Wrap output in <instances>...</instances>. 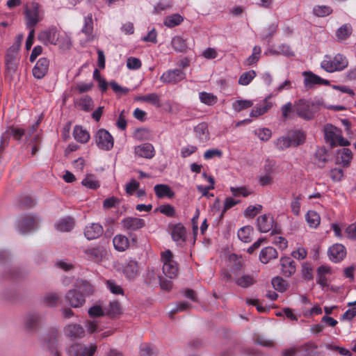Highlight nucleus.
Listing matches in <instances>:
<instances>
[{"label": "nucleus", "mask_w": 356, "mask_h": 356, "mask_svg": "<svg viewBox=\"0 0 356 356\" xmlns=\"http://www.w3.org/2000/svg\"><path fill=\"white\" fill-rule=\"evenodd\" d=\"M122 228L126 231L134 232L145 226V221L139 218L127 217L121 220Z\"/></svg>", "instance_id": "obj_13"}, {"label": "nucleus", "mask_w": 356, "mask_h": 356, "mask_svg": "<svg viewBox=\"0 0 356 356\" xmlns=\"http://www.w3.org/2000/svg\"><path fill=\"white\" fill-rule=\"evenodd\" d=\"M280 265L282 273L285 277H291L296 273V267L295 261L290 257H281Z\"/></svg>", "instance_id": "obj_20"}, {"label": "nucleus", "mask_w": 356, "mask_h": 356, "mask_svg": "<svg viewBox=\"0 0 356 356\" xmlns=\"http://www.w3.org/2000/svg\"><path fill=\"white\" fill-rule=\"evenodd\" d=\"M171 44L174 49L177 51L185 52L187 49V45L185 40L179 36L173 38Z\"/></svg>", "instance_id": "obj_41"}, {"label": "nucleus", "mask_w": 356, "mask_h": 356, "mask_svg": "<svg viewBox=\"0 0 356 356\" xmlns=\"http://www.w3.org/2000/svg\"><path fill=\"white\" fill-rule=\"evenodd\" d=\"M60 299V296L56 293H50L44 296V302L50 307H55Z\"/></svg>", "instance_id": "obj_54"}, {"label": "nucleus", "mask_w": 356, "mask_h": 356, "mask_svg": "<svg viewBox=\"0 0 356 356\" xmlns=\"http://www.w3.org/2000/svg\"><path fill=\"white\" fill-rule=\"evenodd\" d=\"M273 222V218L270 214L260 216L257 220L258 229L261 232L266 233L272 229Z\"/></svg>", "instance_id": "obj_21"}, {"label": "nucleus", "mask_w": 356, "mask_h": 356, "mask_svg": "<svg viewBox=\"0 0 356 356\" xmlns=\"http://www.w3.org/2000/svg\"><path fill=\"white\" fill-rule=\"evenodd\" d=\"M141 61L136 57H129L127 60V67L130 70H138L141 67Z\"/></svg>", "instance_id": "obj_64"}, {"label": "nucleus", "mask_w": 356, "mask_h": 356, "mask_svg": "<svg viewBox=\"0 0 356 356\" xmlns=\"http://www.w3.org/2000/svg\"><path fill=\"white\" fill-rule=\"evenodd\" d=\"M149 131L145 128H139L135 131L134 136L139 140H148L149 138Z\"/></svg>", "instance_id": "obj_60"}, {"label": "nucleus", "mask_w": 356, "mask_h": 356, "mask_svg": "<svg viewBox=\"0 0 356 356\" xmlns=\"http://www.w3.org/2000/svg\"><path fill=\"white\" fill-rule=\"evenodd\" d=\"M332 60L337 71L343 70L348 64L346 58L340 54H337Z\"/></svg>", "instance_id": "obj_42"}, {"label": "nucleus", "mask_w": 356, "mask_h": 356, "mask_svg": "<svg viewBox=\"0 0 356 356\" xmlns=\"http://www.w3.org/2000/svg\"><path fill=\"white\" fill-rule=\"evenodd\" d=\"M184 20V17L179 14H173L167 16L164 20V25L169 28L175 27L180 24Z\"/></svg>", "instance_id": "obj_39"}, {"label": "nucleus", "mask_w": 356, "mask_h": 356, "mask_svg": "<svg viewBox=\"0 0 356 356\" xmlns=\"http://www.w3.org/2000/svg\"><path fill=\"white\" fill-rule=\"evenodd\" d=\"M37 226L38 220L36 217L29 215L22 218L18 221L17 229L22 234H26L36 229Z\"/></svg>", "instance_id": "obj_11"}, {"label": "nucleus", "mask_w": 356, "mask_h": 356, "mask_svg": "<svg viewBox=\"0 0 356 356\" xmlns=\"http://www.w3.org/2000/svg\"><path fill=\"white\" fill-rule=\"evenodd\" d=\"M157 210L168 217H174L176 214L174 207L168 204L160 206Z\"/></svg>", "instance_id": "obj_58"}, {"label": "nucleus", "mask_w": 356, "mask_h": 356, "mask_svg": "<svg viewBox=\"0 0 356 356\" xmlns=\"http://www.w3.org/2000/svg\"><path fill=\"white\" fill-rule=\"evenodd\" d=\"M154 190L159 198H163L165 197L172 198L175 197L174 191L167 184H156L154 186Z\"/></svg>", "instance_id": "obj_28"}, {"label": "nucleus", "mask_w": 356, "mask_h": 356, "mask_svg": "<svg viewBox=\"0 0 356 356\" xmlns=\"http://www.w3.org/2000/svg\"><path fill=\"white\" fill-rule=\"evenodd\" d=\"M253 105L251 100L239 99L232 104L233 109L236 112H240L242 110L250 108Z\"/></svg>", "instance_id": "obj_44"}, {"label": "nucleus", "mask_w": 356, "mask_h": 356, "mask_svg": "<svg viewBox=\"0 0 356 356\" xmlns=\"http://www.w3.org/2000/svg\"><path fill=\"white\" fill-rule=\"evenodd\" d=\"M186 74L183 70L175 69L165 72L160 77V80L164 83L174 85L184 80Z\"/></svg>", "instance_id": "obj_8"}, {"label": "nucleus", "mask_w": 356, "mask_h": 356, "mask_svg": "<svg viewBox=\"0 0 356 356\" xmlns=\"http://www.w3.org/2000/svg\"><path fill=\"white\" fill-rule=\"evenodd\" d=\"M136 156H154V148L150 143H144L135 147Z\"/></svg>", "instance_id": "obj_35"}, {"label": "nucleus", "mask_w": 356, "mask_h": 356, "mask_svg": "<svg viewBox=\"0 0 356 356\" xmlns=\"http://www.w3.org/2000/svg\"><path fill=\"white\" fill-rule=\"evenodd\" d=\"M38 38L44 44H56L59 38L58 31L56 27L51 26L48 29L41 31L38 34Z\"/></svg>", "instance_id": "obj_9"}, {"label": "nucleus", "mask_w": 356, "mask_h": 356, "mask_svg": "<svg viewBox=\"0 0 356 356\" xmlns=\"http://www.w3.org/2000/svg\"><path fill=\"white\" fill-rule=\"evenodd\" d=\"M277 257V250L271 246L263 248L259 254V259L263 264H268L271 259H275Z\"/></svg>", "instance_id": "obj_26"}, {"label": "nucleus", "mask_w": 356, "mask_h": 356, "mask_svg": "<svg viewBox=\"0 0 356 356\" xmlns=\"http://www.w3.org/2000/svg\"><path fill=\"white\" fill-rule=\"evenodd\" d=\"M256 76V72L254 70H250L243 73L238 79V83L242 86L248 85L251 81Z\"/></svg>", "instance_id": "obj_46"}, {"label": "nucleus", "mask_w": 356, "mask_h": 356, "mask_svg": "<svg viewBox=\"0 0 356 356\" xmlns=\"http://www.w3.org/2000/svg\"><path fill=\"white\" fill-rule=\"evenodd\" d=\"M97 348V345L95 343L88 345L74 343L70 346L69 353L72 356H92Z\"/></svg>", "instance_id": "obj_6"}, {"label": "nucleus", "mask_w": 356, "mask_h": 356, "mask_svg": "<svg viewBox=\"0 0 356 356\" xmlns=\"http://www.w3.org/2000/svg\"><path fill=\"white\" fill-rule=\"evenodd\" d=\"M40 147V138L38 135H35L34 138L28 144L27 148L31 150V154H35Z\"/></svg>", "instance_id": "obj_51"}, {"label": "nucleus", "mask_w": 356, "mask_h": 356, "mask_svg": "<svg viewBox=\"0 0 356 356\" xmlns=\"http://www.w3.org/2000/svg\"><path fill=\"white\" fill-rule=\"evenodd\" d=\"M44 316L35 312H31L26 314L24 318V325L29 330L38 328L42 323Z\"/></svg>", "instance_id": "obj_15"}, {"label": "nucleus", "mask_w": 356, "mask_h": 356, "mask_svg": "<svg viewBox=\"0 0 356 356\" xmlns=\"http://www.w3.org/2000/svg\"><path fill=\"white\" fill-rule=\"evenodd\" d=\"M65 335L71 339H76L84 337L85 330L84 327L79 324L70 323L64 327Z\"/></svg>", "instance_id": "obj_16"}, {"label": "nucleus", "mask_w": 356, "mask_h": 356, "mask_svg": "<svg viewBox=\"0 0 356 356\" xmlns=\"http://www.w3.org/2000/svg\"><path fill=\"white\" fill-rule=\"evenodd\" d=\"M49 60L47 58H40L33 68V75L38 79H42L48 72Z\"/></svg>", "instance_id": "obj_17"}, {"label": "nucleus", "mask_w": 356, "mask_h": 356, "mask_svg": "<svg viewBox=\"0 0 356 356\" xmlns=\"http://www.w3.org/2000/svg\"><path fill=\"white\" fill-rule=\"evenodd\" d=\"M24 14L26 27L33 29L39 22L38 4L33 3L32 10L26 7Z\"/></svg>", "instance_id": "obj_14"}, {"label": "nucleus", "mask_w": 356, "mask_h": 356, "mask_svg": "<svg viewBox=\"0 0 356 356\" xmlns=\"http://www.w3.org/2000/svg\"><path fill=\"white\" fill-rule=\"evenodd\" d=\"M171 236L174 241L181 244L186 241V230L181 223H177L170 227Z\"/></svg>", "instance_id": "obj_19"}, {"label": "nucleus", "mask_w": 356, "mask_h": 356, "mask_svg": "<svg viewBox=\"0 0 356 356\" xmlns=\"http://www.w3.org/2000/svg\"><path fill=\"white\" fill-rule=\"evenodd\" d=\"M236 283L241 287L246 288L252 285L254 283V280L253 277L246 275L238 277Z\"/></svg>", "instance_id": "obj_49"}, {"label": "nucleus", "mask_w": 356, "mask_h": 356, "mask_svg": "<svg viewBox=\"0 0 356 356\" xmlns=\"http://www.w3.org/2000/svg\"><path fill=\"white\" fill-rule=\"evenodd\" d=\"M302 76H305V87L308 89L312 88L315 85L329 86L330 84V82L328 80L322 79L311 71L303 72Z\"/></svg>", "instance_id": "obj_10"}, {"label": "nucleus", "mask_w": 356, "mask_h": 356, "mask_svg": "<svg viewBox=\"0 0 356 356\" xmlns=\"http://www.w3.org/2000/svg\"><path fill=\"white\" fill-rule=\"evenodd\" d=\"M81 32L86 35V41L90 42L95 39L93 32V21L92 14H89L84 19V25L81 29Z\"/></svg>", "instance_id": "obj_25"}, {"label": "nucleus", "mask_w": 356, "mask_h": 356, "mask_svg": "<svg viewBox=\"0 0 356 356\" xmlns=\"http://www.w3.org/2000/svg\"><path fill=\"white\" fill-rule=\"evenodd\" d=\"M262 206L261 204L250 205L244 211V216L248 218H254L261 211Z\"/></svg>", "instance_id": "obj_50"}, {"label": "nucleus", "mask_w": 356, "mask_h": 356, "mask_svg": "<svg viewBox=\"0 0 356 356\" xmlns=\"http://www.w3.org/2000/svg\"><path fill=\"white\" fill-rule=\"evenodd\" d=\"M74 221L71 218L60 220L55 224L56 229L60 232H70L74 227Z\"/></svg>", "instance_id": "obj_37"}, {"label": "nucleus", "mask_w": 356, "mask_h": 356, "mask_svg": "<svg viewBox=\"0 0 356 356\" xmlns=\"http://www.w3.org/2000/svg\"><path fill=\"white\" fill-rule=\"evenodd\" d=\"M271 103H268L261 107H257L252 109L250 113V117H258L266 113L271 107Z\"/></svg>", "instance_id": "obj_59"}, {"label": "nucleus", "mask_w": 356, "mask_h": 356, "mask_svg": "<svg viewBox=\"0 0 356 356\" xmlns=\"http://www.w3.org/2000/svg\"><path fill=\"white\" fill-rule=\"evenodd\" d=\"M103 233V227L99 223H92L86 226L84 231L85 236L88 240H93L99 237Z\"/></svg>", "instance_id": "obj_23"}, {"label": "nucleus", "mask_w": 356, "mask_h": 356, "mask_svg": "<svg viewBox=\"0 0 356 356\" xmlns=\"http://www.w3.org/2000/svg\"><path fill=\"white\" fill-rule=\"evenodd\" d=\"M73 136L76 141L81 143H86L90 139L88 131L81 125H76L74 127Z\"/></svg>", "instance_id": "obj_29"}, {"label": "nucleus", "mask_w": 356, "mask_h": 356, "mask_svg": "<svg viewBox=\"0 0 356 356\" xmlns=\"http://www.w3.org/2000/svg\"><path fill=\"white\" fill-rule=\"evenodd\" d=\"M194 131L201 140H207L209 138V131L206 123H200L194 128Z\"/></svg>", "instance_id": "obj_40"}, {"label": "nucleus", "mask_w": 356, "mask_h": 356, "mask_svg": "<svg viewBox=\"0 0 356 356\" xmlns=\"http://www.w3.org/2000/svg\"><path fill=\"white\" fill-rule=\"evenodd\" d=\"M84 253L88 259L95 261H101L104 256L103 250L99 248H88L84 251Z\"/></svg>", "instance_id": "obj_33"}, {"label": "nucleus", "mask_w": 356, "mask_h": 356, "mask_svg": "<svg viewBox=\"0 0 356 356\" xmlns=\"http://www.w3.org/2000/svg\"><path fill=\"white\" fill-rule=\"evenodd\" d=\"M161 261L164 275L170 279L176 277L178 274V267L170 250H167L161 252Z\"/></svg>", "instance_id": "obj_1"}, {"label": "nucleus", "mask_w": 356, "mask_h": 356, "mask_svg": "<svg viewBox=\"0 0 356 356\" xmlns=\"http://www.w3.org/2000/svg\"><path fill=\"white\" fill-rule=\"evenodd\" d=\"M230 191L234 197L242 195L243 197H247L250 192L246 187H231Z\"/></svg>", "instance_id": "obj_62"}, {"label": "nucleus", "mask_w": 356, "mask_h": 356, "mask_svg": "<svg viewBox=\"0 0 356 356\" xmlns=\"http://www.w3.org/2000/svg\"><path fill=\"white\" fill-rule=\"evenodd\" d=\"M106 315L115 316L120 313V305L118 301L113 300L109 302L108 306H105Z\"/></svg>", "instance_id": "obj_45"}, {"label": "nucleus", "mask_w": 356, "mask_h": 356, "mask_svg": "<svg viewBox=\"0 0 356 356\" xmlns=\"http://www.w3.org/2000/svg\"><path fill=\"white\" fill-rule=\"evenodd\" d=\"M253 234V228L250 225L244 226L238 231V238L244 242L249 243L252 240V235Z\"/></svg>", "instance_id": "obj_36"}, {"label": "nucleus", "mask_w": 356, "mask_h": 356, "mask_svg": "<svg viewBox=\"0 0 356 356\" xmlns=\"http://www.w3.org/2000/svg\"><path fill=\"white\" fill-rule=\"evenodd\" d=\"M332 12V9L327 6H316L313 9V13L315 15L319 17H324Z\"/></svg>", "instance_id": "obj_47"}, {"label": "nucleus", "mask_w": 356, "mask_h": 356, "mask_svg": "<svg viewBox=\"0 0 356 356\" xmlns=\"http://www.w3.org/2000/svg\"><path fill=\"white\" fill-rule=\"evenodd\" d=\"M353 29L350 24H346L340 26L336 31V37L338 41L347 40L352 34Z\"/></svg>", "instance_id": "obj_32"}, {"label": "nucleus", "mask_w": 356, "mask_h": 356, "mask_svg": "<svg viewBox=\"0 0 356 356\" xmlns=\"http://www.w3.org/2000/svg\"><path fill=\"white\" fill-rule=\"evenodd\" d=\"M200 99L203 104L209 106L214 105L218 101V98L216 95L207 92H200Z\"/></svg>", "instance_id": "obj_43"}, {"label": "nucleus", "mask_w": 356, "mask_h": 356, "mask_svg": "<svg viewBox=\"0 0 356 356\" xmlns=\"http://www.w3.org/2000/svg\"><path fill=\"white\" fill-rule=\"evenodd\" d=\"M293 111L301 118L310 120L314 118L315 111L311 108V104L305 99H299L293 106Z\"/></svg>", "instance_id": "obj_5"}, {"label": "nucleus", "mask_w": 356, "mask_h": 356, "mask_svg": "<svg viewBox=\"0 0 356 356\" xmlns=\"http://www.w3.org/2000/svg\"><path fill=\"white\" fill-rule=\"evenodd\" d=\"M275 146L278 149H284L291 147V140L288 136H282L275 142Z\"/></svg>", "instance_id": "obj_53"}, {"label": "nucleus", "mask_w": 356, "mask_h": 356, "mask_svg": "<svg viewBox=\"0 0 356 356\" xmlns=\"http://www.w3.org/2000/svg\"><path fill=\"white\" fill-rule=\"evenodd\" d=\"M65 299L74 308L81 307L86 303V298L76 289L69 290Z\"/></svg>", "instance_id": "obj_12"}, {"label": "nucleus", "mask_w": 356, "mask_h": 356, "mask_svg": "<svg viewBox=\"0 0 356 356\" xmlns=\"http://www.w3.org/2000/svg\"><path fill=\"white\" fill-rule=\"evenodd\" d=\"M334 162L339 167L334 168L330 170V177L334 181H339L343 177V171L341 168L349 166L352 157H334Z\"/></svg>", "instance_id": "obj_7"}, {"label": "nucleus", "mask_w": 356, "mask_h": 356, "mask_svg": "<svg viewBox=\"0 0 356 356\" xmlns=\"http://www.w3.org/2000/svg\"><path fill=\"white\" fill-rule=\"evenodd\" d=\"M79 105L82 110L85 111H90L93 107L92 99L88 95L84 96L80 99Z\"/></svg>", "instance_id": "obj_56"}, {"label": "nucleus", "mask_w": 356, "mask_h": 356, "mask_svg": "<svg viewBox=\"0 0 356 356\" xmlns=\"http://www.w3.org/2000/svg\"><path fill=\"white\" fill-rule=\"evenodd\" d=\"M16 140H21L22 137L25 136V131L21 128L14 127L10 126L7 128L6 131L2 134L0 140V154L2 152V149L8 145L9 138L10 136Z\"/></svg>", "instance_id": "obj_3"}, {"label": "nucleus", "mask_w": 356, "mask_h": 356, "mask_svg": "<svg viewBox=\"0 0 356 356\" xmlns=\"http://www.w3.org/2000/svg\"><path fill=\"white\" fill-rule=\"evenodd\" d=\"M341 132L336 127L332 124H327L324 128L325 140L329 142L332 146L336 145V138L339 134Z\"/></svg>", "instance_id": "obj_27"}, {"label": "nucleus", "mask_w": 356, "mask_h": 356, "mask_svg": "<svg viewBox=\"0 0 356 356\" xmlns=\"http://www.w3.org/2000/svg\"><path fill=\"white\" fill-rule=\"evenodd\" d=\"M114 248L118 252H124L130 245L129 238L123 234H117L113 238Z\"/></svg>", "instance_id": "obj_24"}, {"label": "nucleus", "mask_w": 356, "mask_h": 356, "mask_svg": "<svg viewBox=\"0 0 356 356\" xmlns=\"http://www.w3.org/2000/svg\"><path fill=\"white\" fill-rule=\"evenodd\" d=\"M75 289L82 294L84 298L93 295L94 286L87 280H78L76 282Z\"/></svg>", "instance_id": "obj_22"}, {"label": "nucleus", "mask_w": 356, "mask_h": 356, "mask_svg": "<svg viewBox=\"0 0 356 356\" xmlns=\"http://www.w3.org/2000/svg\"><path fill=\"white\" fill-rule=\"evenodd\" d=\"M288 136L291 140V146L297 147L305 143V135L300 130H292L289 132Z\"/></svg>", "instance_id": "obj_31"}, {"label": "nucleus", "mask_w": 356, "mask_h": 356, "mask_svg": "<svg viewBox=\"0 0 356 356\" xmlns=\"http://www.w3.org/2000/svg\"><path fill=\"white\" fill-rule=\"evenodd\" d=\"M272 285L275 290L279 291H284L286 289V283L280 277H274L272 280Z\"/></svg>", "instance_id": "obj_55"}, {"label": "nucleus", "mask_w": 356, "mask_h": 356, "mask_svg": "<svg viewBox=\"0 0 356 356\" xmlns=\"http://www.w3.org/2000/svg\"><path fill=\"white\" fill-rule=\"evenodd\" d=\"M88 314L91 317H99L106 315L105 307L101 305H94L89 308Z\"/></svg>", "instance_id": "obj_48"}, {"label": "nucleus", "mask_w": 356, "mask_h": 356, "mask_svg": "<svg viewBox=\"0 0 356 356\" xmlns=\"http://www.w3.org/2000/svg\"><path fill=\"white\" fill-rule=\"evenodd\" d=\"M159 280L160 277L154 268L147 269L145 275V282L147 285L154 287L159 284Z\"/></svg>", "instance_id": "obj_34"}, {"label": "nucleus", "mask_w": 356, "mask_h": 356, "mask_svg": "<svg viewBox=\"0 0 356 356\" xmlns=\"http://www.w3.org/2000/svg\"><path fill=\"white\" fill-rule=\"evenodd\" d=\"M325 59L321 62V67L325 70L327 72H334L336 70V67H334L333 60H331V58L329 56H325Z\"/></svg>", "instance_id": "obj_52"}, {"label": "nucleus", "mask_w": 356, "mask_h": 356, "mask_svg": "<svg viewBox=\"0 0 356 356\" xmlns=\"http://www.w3.org/2000/svg\"><path fill=\"white\" fill-rule=\"evenodd\" d=\"M95 142L99 149L109 150L113 148L114 140L111 134L104 129H99L95 135Z\"/></svg>", "instance_id": "obj_4"}, {"label": "nucleus", "mask_w": 356, "mask_h": 356, "mask_svg": "<svg viewBox=\"0 0 356 356\" xmlns=\"http://www.w3.org/2000/svg\"><path fill=\"white\" fill-rule=\"evenodd\" d=\"M306 220L311 227L316 228L321 222L320 216L315 211H309L305 216Z\"/></svg>", "instance_id": "obj_38"}, {"label": "nucleus", "mask_w": 356, "mask_h": 356, "mask_svg": "<svg viewBox=\"0 0 356 356\" xmlns=\"http://www.w3.org/2000/svg\"><path fill=\"white\" fill-rule=\"evenodd\" d=\"M124 274L129 280L136 277L138 273V266L136 261L130 260L124 268Z\"/></svg>", "instance_id": "obj_30"}, {"label": "nucleus", "mask_w": 356, "mask_h": 356, "mask_svg": "<svg viewBox=\"0 0 356 356\" xmlns=\"http://www.w3.org/2000/svg\"><path fill=\"white\" fill-rule=\"evenodd\" d=\"M145 102L149 103L156 107H160V97L157 93H150L145 95Z\"/></svg>", "instance_id": "obj_63"}, {"label": "nucleus", "mask_w": 356, "mask_h": 356, "mask_svg": "<svg viewBox=\"0 0 356 356\" xmlns=\"http://www.w3.org/2000/svg\"><path fill=\"white\" fill-rule=\"evenodd\" d=\"M82 184L88 188H97L99 186V184L97 181H96L92 176H87L85 179L82 180Z\"/></svg>", "instance_id": "obj_61"}, {"label": "nucleus", "mask_w": 356, "mask_h": 356, "mask_svg": "<svg viewBox=\"0 0 356 356\" xmlns=\"http://www.w3.org/2000/svg\"><path fill=\"white\" fill-rule=\"evenodd\" d=\"M17 45H12L7 50L5 58V64L6 67V76L10 80L13 79V75L15 72L17 67Z\"/></svg>", "instance_id": "obj_2"}, {"label": "nucleus", "mask_w": 356, "mask_h": 356, "mask_svg": "<svg viewBox=\"0 0 356 356\" xmlns=\"http://www.w3.org/2000/svg\"><path fill=\"white\" fill-rule=\"evenodd\" d=\"M330 259L335 263L339 262L344 259L346 255V248L341 244H335L328 250Z\"/></svg>", "instance_id": "obj_18"}, {"label": "nucleus", "mask_w": 356, "mask_h": 356, "mask_svg": "<svg viewBox=\"0 0 356 356\" xmlns=\"http://www.w3.org/2000/svg\"><path fill=\"white\" fill-rule=\"evenodd\" d=\"M191 308V305L187 302H180L177 303L175 307L170 311L169 314L170 316H172L177 312L186 311Z\"/></svg>", "instance_id": "obj_57"}]
</instances>
